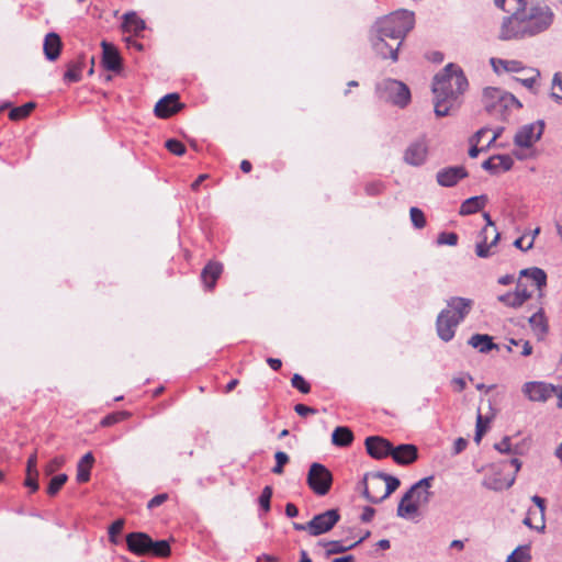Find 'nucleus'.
Here are the masks:
<instances>
[{"label": "nucleus", "instance_id": "nucleus-1", "mask_svg": "<svg viewBox=\"0 0 562 562\" xmlns=\"http://www.w3.org/2000/svg\"><path fill=\"white\" fill-rule=\"evenodd\" d=\"M554 20L552 9L537 0H530L524 7L514 10L502 24V40H521L546 32Z\"/></svg>", "mask_w": 562, "mask_h": 562}, {"label": "nucleus", "instance_id": "nucleus-2", "mask_svg": "<svg viewBox=\"0 0 562 562\" xmlns=\"http://www.w3.org/2000/svg\"><path fill=\"white\" fill-rule=\"evenodd\" d=\"M414 23V13L407 10H398L379 19L370 33L372 48L382 58L396 61L402 42L413 30Z\"/></svg>", "mask_w": 562, "mask_h": 562}, {"label": "nucleus", "instance_id": "nucleus-3", "mask_svg": "<svg viewBox=\"0 0 562 562\" xmlns=\"http://www.w3.org/2000/svg\"><path fill=\"white\" fill-rule=\"evenodd\" d=\"M468 86V79L463 70L454 64H448L437 74L432 82L436 115L439 117L447 116L457 110Z\"/></svg>", "mask_w": 562, "mask_h": 562}, {"label": "nucleus", "instance_id": "nucleus-4", "mask_svg": "<svg viewBox=\"0 0 562 562\" xmlns=\"http://www.w3.org/2000/svg\"><path fill=\"white\" fill-rule=\"evenodd\" d=\"M446 308L437 316L436 330L438 337L448 342L456 335L457 327L464 321L473 307V300L461 296H452L447 300Z\"/></svg>", "mask_w": 562, "mask_h": 562}, {"label": "nucleus", "instance_id": "nucleus-5", "mask_svg": "<svg viewBox=\"0 0 562 562\" xmlns=\"http://www.w3.org/2000/svg\"><path fill=\"white\" fill-rule=\"evenodd\" d=\"M434 476H427L411 486L404 494L398 506L397 516L401 518H411L418 513L420 506L427 505L431 497V487Z\"/></svg>", "mask_w": 562, "mask_h": 562}, {"label": "nucleus", "instance_id": "nucleus-6", "mask_svg": "<svg viewBox=\"0 0 562 562\" xmlns=\"http://www.w3.org/2000/svg\"><path fill=\"white\" fill-rule=\"evenodd\" d=\"M482 103L487 113L502 119H505L506 112L513 106H521L515 95L494 87H486L483 90Z\"/></svg>", "mask_w": 562, "mask_h": 562}, {"label": "nucleus", "instance_id": "nucleus-7", "mask_svg": "<svg viewBox=\"0 0 562 562\" xmlns=\"http://www.w3.org/2000/svg\"><path fill=\"white\" fill-rule=\"evenodd\" d=\"M306 483L316 495L324 496L330 491L333 474L324 464L314 462L310 465Z\"/></svg>", "mask_w": 562, "mask_h": 562}, {"label": "nucleus", "instance_id": "nucleus-8", "mask_svg": "<svg viewBox=\"0 0 562 562\" xmlns=\"http://www.w3.org/2000/svg\"><path fill=\"white\" fill-rule=\"evenodd\" d=\"M401 482L397 477L383 472H376L371 475L372 487L384 488L383 494H374L368 487L363 488V496L371 503L378 504L389 497Z\"/></svg>", "mask_w": 562, "mask_h": 562}, {"label": "nucleus", "instance_id": "nucleus-9", "mask_svg": "<svg viewBox=\"0 0 562 562\" xmlns=\"http://www.w3.org/2000/svg\"><path fill=\"white\" fill-rule=\"evenodd\" d=\"M428 151V139L425 135H423L417 139L413 140L412 143H409V145L406 147L404 151L403 160L405 164L409 166L419 167L426 162Z\"/></svg>", "mask_w": 562, "mask_h": 562}, {"label": "nucleus", "instance_id": "nucleus-10", "mask_svg": "<svg viewBox=\"0 0 562 562\" xmlns=\"http://www.w3.org/2000/svg\"><path fill=\"white\" fill-rule=\"evenodd\" d=\"M543 131V121L524 125L516 133L514 144L518 147L529 148L541 138Z\"/></svg>", "mask_w": 562, "mask_h": 562}, {"label": "nucleus", "instance_id": "nucleus-11", "mask_svg": "<svg viewBox=\"0 0 562 562\" xmlns=\"http://www.w3.org/2000/svg\"><path fill=\"white\" fill-rule=\"evenodd\" d=\"M340 516L337 509H328L324 513L315 515L312 520L308 521L311 528V536H319L328 532L339 521Z\"/></svg>", "mask_w": 562, "mask_h": 562}, {"label": "nucleus", "instance_id": "nucleus-12", "mask_svg": "<svg viewBox=\"0 0 562 562\" xmlns=\"http://www.w3.org/2000/svg\"><path fill=\"white\" fill-rule=\"evenodd\" d=\"M387 92L390 101L398 106H405L411 100V92L406 85L394 79H387L382 83Z\"/></svg>", "mask_w": 562, "mask_h": 562}, {"label": "nucleus", "instance_id": "nucleus-13", "mask_svg": "<svg viewBox=\"0 0 562 562\" xmlns=\"http://www.w3.org/2000/svg\"><path fill=\"white\" fill-rule=\"evenodd\" d=\"M555 385L546 382H527L522 386L524 394L533 402H546L553 396Z\"/></svg>", "mask_w": 562, "mask_h": 562}, {"label": "nucleus", "instance_id": "nucleus-14", "mask_svg": "<svg viewBox=\"0 0 562 562\" xmlns=\"http://www.w3.org/2000/svg\"><path fill=\"white\" fill-rule=\"evenodd\" d=\"M468 176L469 173L463 166H449L438 170L436 180L440 187L451 188Z\"/></svg>", "mask_w": 562, "mask_h": 562}, {"label": "nucleus", "instance_id": "nucleus-15", "mask_svg": "<svg viewBox=\"0 0 562 562\" xmlns=\"http://www.w3.org/2000/svg\"><path fill=\"white\" fill-rule=\"evenodd\" d=\"M366 449L370 457L380 460L392 456L393 445L385 438L371 436L366 439Z\"/></svg>", "mask_w": 562, "mask_h": 562}, {"label": "nucleus", "instance_id": "nucleus-16", "mask_svg": "<svg viewBox=\"0 0 562 562\" xmlns=\"http://www.w3.org/2000/svg\"><path fill=\"white\" fill-rule=\"evenodd\" d=\"M182 108L177 93H170L161 98L155 105V114L160 119H167Z\"/></svg>", "mask_w": 562, "mask_h": 562}, {"label": "nucleus", "instance_id": "nucleus-17", "mask_svg": "<svg viewBox=\"0 0 562 562\" xmlns=\"http://www.w3.org/2000/svg\"><path fill=\"white\" fill-rule=\"evenodd\" d=\"M128 550L136 555H147L151 538L145 532H131L126 536Z\"/></svg>", "mask_w": 562, "mask_h": 562}, {"label": "nucleus", "instance_id": "nucleus-18", "mask_svg": "<svg viewBox=\"0 0 562 562\" xmlns=\"http://www.w3.org/2000/svg\"><path fill=\"white\" fill-rule=\"evenodd\" d=\"M102 46V65L106 70L119 72L122 68L121 56L114 45L103 41Z\"/></svg>", "mask_w": 562, "mask_h": 562}, {"label": "nucleus", "instance_id": "nucleus-19", "mask_svg": "<svg viewBox=\"0 0 562 562\" xmlns=\"http://www.w3.org/2000/svg\"><path fill=\"white\" fill-rule=\"evenodd\" d=\"M391 457L400 465H409L418 459V449L412 443H403L397 447L393 446Z\"/></svg>", "mask_w": 562, "mask_h": 562}, {"label": "nucleus", "instance_id": "nucleus-20", "mask_svg": "<svg viewBox=\"0 0 562 562\" xmlns=\"http://www.w3.org/2000/svg\"><path fill=\"white\" fill-rule=\"evenodd\" d=\"M514 160L508 155H494L482 164V168L491 173L508 171L512 169Z\"/></svg>", "mask_w": 562, "mask_h": 562}, {"label": "nucleus", "instance_id": "nucleus-21", "mask_svg": "<svg viewBox=\"0 0 562 562\" xmlns=\"http://www.w3.org/2000/svg\"><path fill=\"white\" fill-rule=\"evenodd\" d=\"M223 272V265L217 261H210L201 272V280L207 290H213L217 279Z\"/></svg>", "mask_w": 562, "mask_h": 562}, {"label": "nucleus", "instance_id": "nucleus-22", "mask_svg": "<svg viewBox=\"0 0 562 562\" xmlns=\"http://www.w3.org/2000/svg\"><path fill=\"white\" fill-rule=\"evenodd\" d=\"M44 54L48 60H56L60 55L61 40L58 34L52 32L45 36L43 45Z\"/></svg>", "mask_w": 562, "mask_h": 562}, {"label": "nucleus", "instance_id": "nucleus-23", "mask_svg": "<svg viewBox=\"0 0 562 562\" xmlns=\"http://www.w3.org/2000/svg\"><path fill=\"white\" fill-rule=\"evenodd\" d=\"M491 65L495 72H520L525 71L526 68L522 66L521 61L514 59H502V58H492Z\"/></svg>", "mask_w": 562, "mask_h": 562}, {"label": "nucleus", "instance_id": "nucleus-24", "mask_svg": "<svg viewBox=\"0 0 562 562\" xmlns=\"http://www.w3.org/2000/svg\"><path fill=\"white\" fill-rule=\"evenodd\" d=\"M488 199L486 195L471 196L467 199L460 206V215L474 214L485 207Z\"/></svg>", "mask_w": 562, "mask_h": 562}, {"label": "nucleus", "instance_id": "nucleus-25", "mask_svg": "<svg viewBox=\"0 0 562 562\" xmlns=\"http://www.w3.org/2000/svg\"><path fill=\"white\" fill-rule=\"evenodd\" d=\"M363 541V538L347 544L346 541L340 540H331V541H321L319 544L326 548V557H330L333 554L344 553L348 550L353 549L359 543Z\"/></svg>", "mask_w": 562, "mask_h": 562}, {"label": "nucleus", "instance_id": "nucleus-26", "mask_svg": "<svg viewBox=\"0 0 562 562\" xmlns=\"http://www.w3.org/2000/svg\"><path fill=\"white\" fill-rule=\"evenodd\" d=\"M468 344L482 353H487L492 349H498V346L493 342L492 337L486 334L472 335Z\"/></svg>", "mask_w": 562, "mask_h": 562}, {"label": "nucleus", "instance_id": "nucleus-27", "mask_svg": "<svg viewBox=\"0 0 562 562\" xmlns=\"http://www.w3.org/2000/svg\"><path fill=\"white\" fill-rule=\"evenodd\" d=\"M122 27L124 32L133 33L134 35H138L142 31L145 30L146 25L144 20L137 16L135 12H127L123 16Z\"/></svg>", "mask_w": 562, "mask_h": 562}, {"label": "nucleus", "instance_id": "nucleus-28", "mask_svg": "<svg viewBox=\"0 0 562 562\" xmlns=\"http://www.w3.org/2000/svg\"><path fill=\"white\" fill-rule=\"evenodd\" d=\"M94 463V457L91 452H87L77 464V481L86 483L90 480V472Z\"/></svg>", "mask_w": 562, "mask_h": 562}, {"label": "nucleus", "instance_id": "nucleus-29", "mask_svg": "<svg viewBox=\"0 0 562 562\" xmlns=\"http://www.w3.org/2000/svg\"><path fill=\"white\" fill-rule=\"evenodd\" d=\"M520 278H526L530 280L535 284V286L540 291L542 290V288L547 285L546 272L537 267L522 269L520 271Z\"/></svg>", "mask_w": 562, "mask_h": 562}, {"label": "nucleus", "instance_id": "nucleus-30", "mask_svg": "<svg viewBox=\"0 0 562 562\" xmlns=\"http://www.w3.org/2000/svg\"><path fill=\"white\" fill-rule=\"evenodd\" d=\"M524 524L531 529L542 531L546 528L544 510L529 508Z\"/></svg>", "mask_w": 562, "mask_h": 562}, {"label": "nucleus", "instance_id": "nucleus-31", "mask_svg": "<svg viewBox=\"0 0 562 562\" xmlns=\"http://www.w3.org/2000/svg\"><path fill=\"white\" fill-rule=\"evenodd\" d=\"M353 434L345 426L336 427L331 435V441L338 447H348L352 443Z\"/></svg>", "mask_w": 562, "mask_h": 562}, {"label": "nucleus", "instance_id": "nucleus-32", "mask_svg": "<svg viewBox=\"0 0 562 562\" xmlns=\"http://www.w3.org/2000/svg\"><path fill=\"white\" fill-rule=\"evenodd\" d=\"M529 324L537 335H544L548 331V324L542 310L529 317Z\"/></svg>", "mask_w": 562, "mask_h": 562}, {"label": "nucleus", "instance_id": "nucleus-33", "mask_svg": "<svg viewBox=\"0 0 562 562\" xmlns=\"http://www.w3.org/2000/svg\"><path fill=\"white\" fill-rule=\"evenodd\" d=\"M170 552H171L170 546L167 540L154 541L151 539V546H149L147 555H153V557H157V558H166V557L170 555Z\"/></svg>", "mask_w": 562, "mask_h": 562}, {"label": "nucleus", "instance_id": "nucleus-34", "mask_svg": "<svg viewBox=\"0 0 562 562\" xmlns=\"http://www.w3.org/2000/svg\"><path fill=\"white\" fill-rule=\"evenodd\" d=\"M35 103L27 102L21 106L14 108L10 111L9 117L12 121H20L30 115V113L34 110Z\"/></svg>", "mask_w": 562, "mask_h": 562}, {"label": "nucleus", "instance_id": "nucleus-35", "mask_svg": "<svg viewBox=\"0 0 562 562\" xmlns=\"http://www.w3.org/2000/svg\"><path fill=\"white\" fill-rule=\"evenodd\" d=\"M82 65L80 63H71L64 75L67 82H78L81 79Z\"/></svg>", "mask_w": 562, "mask_h": 562}, {"label": "nucleus", "instance_id": "nucleus-36", "mask_svg": "<svg viewBox=\"0 0 562 562\" xmlns=\"http://www.w3.org/2000/svg\"><path fill=\"white\" fill-rule=\"evenodd\" d=\"M529 1L530 0H494V3L503 11L512 12L513 14L515 9L524 7Z\"/></svg>", "mask_w": 562, "mask_h": 562}, {"label": "nucleus", "instance_id": "nucleus-37", "mask_svg": "<svg viewBox=\"0 0 562 562\" xmlns=\"http://www.w3.org/2000/svg\"><path fill=\"white\" fill-rule=\"evenodd\" d=\"M68 476L64 473L54 476L47 486V494L50 496L56 495L63 485L67 482Z\"/></svg>", "mask_w": 562, "mask_h": 562}, {"label": "nucleus", "instance_id": "nucleus-38", "mask_svg": "<svg viewBox=\"0 0 562 562\" xmlns=\"http://www.w3.org/2000/svg\"><path fill=\"white\" fill-rule=\"evenodd\" d=\"M409 215L411 221L416 228L422 229L426 226V218L424 212L420 209L415 206L411 207Z\"/></svg>", "mask_w": 562, "mask_h": 562}, {"label": "nucleus", "instance_id": "nucleus-39", "mask_svg": "<svg viewBox=\"0 0 562 562\" xmlns=\"http://www.w3.org/2000/svg\"><path fill=\"white\" fill-rule=\"evenodd\" d=\"M124 519H116L112 525L109 527V540L113 544L119 543L117 535H120L124 528Z\"/></svg>", "mask_w": 562, "mask_h": 562}, {"label": "nucleus", "instance_id": "nucleus-40", "mask_svg": "<svg viewBox=\"0 0 562 562\" xmlns=\"http://www.w3.org/2000/svg\"><path fill=\"white\" fill-rule=\"evenodd\" d=\"M483 217L486 221V226L482 229V234L493 233L492 245H496L499 240V233L497 232L494 222L492 221L488 213H483Z\"/></svg>", "mask_w": 562, "mask_h": 562}, {"label": "nucleus", "instance_id": "nucleus-41", "mask_svg": "<svg viewBox=\"0 0 562 562\" xmlns=\"http://www.w3.org/2000/svg\"><path fill=\"white\" fill-rule=\"evenodd\" d=\"M291 384L293 387L299 390L303 394H307L311 391V385L305 379L299 374L295 373L291 379Z\"/></svg>", "mask_w": 562, "mask_h": 562}, {"label": "nucleus", "instance_id": "nucleus-42", "mask_svg": "<svg viewBox=\"0 0 562 562\" xmlns=\"http://www.w3.org/2000/svg\"><path fill=\"white\" fill-rule=\"evenodd\" d=\"M276 465L272 468V473L282 474L283 467L289 462V456L283 451H277L274 454Z\"/></svg>", "mask_w": 562, "mask_h": 562}, {"label": "nucleus", "instance_id": "nucleus-43", "mask_svg": "<svg viewBox=\"0 0 562 562\" xmlns=\"http://www.w3.org/2000/svg\"><path fill=\"white\" fill-rule=\"evenodd\" d=\"M272 487L268 485L263 487L261 495L259 496V505L261 509L266 513L270 510V501L272 497Z\"/></svg>", "mask_w": 562, "mask_h": 562}, {"label": "nucleus", "instance_id": "nucleus-44", "mask_svg": "<svg viewBox=\"0 0 562 562\" xmlns=\"http://www.w3.org/2000/svg\"><path fill=\"white\" fill-rule=\"evenodd\" d=\"M514 293L517 295V299L521 301V305L531 297V292L528 291L527 284L520 277Z\"/></svg>", "mask_w": 562, "mask_h": 562}, {"label": "nucleus", "instance_id": "nucleus-45", "mask_svg": "<svg viewBox=\"0 0 562 562\" xmlns=\"http://www.w3.org/2000/svg\"><path fill=\"white\" fill-rule=\"evenodd\" d=\"M130 416V413L127 412H117V413H113V414H110L108 416H105L102 420H101V425L102 426H112L121 420H124L125 418H127Z\"/></svg>", "mask_w": 562, "mask_h": 562}, {"label": "nucleus", "instance_id": "nucleus-46", "mask_svg": "<svg viewBox=\"0 0 562 562\" xmlns=\"http://www.w3.org/2000/svg\"><path fill=\"white\" fill-rule=\"evenodd\" d=\"M64 457H55L44 467L45 475L49 476L54 474L58 469H60L64 465Z\"/></svg>", "mask_w": 562, "mask_h": 562}, {"label": "nucleus", "instance_id": "nucleus-47", "mask_svg": "<svg viewBox=\"0 0 562 562\" xmlns=\"http://www.w3.org/2000/svg\"><path fill=\"white\" fill-rule=\"evenodd\" d=\"M494 448L501 453L516 454L517 448H513L509 437H504L499 442L494 445Z\"/></svg>", "mask_w": 562, "mask_h": 562}, {"label": "nucleus", "instance_id": "nucleus-48", "mask_svg": "<svg viewBox=\"0 0 562 562\" xmlns=\"http://www.w3.org/2000/svg\"><path fill=\"white\" fill-rule=\"evenodd\" d=\"M551 97L558 102H562V79L559 74L553 77Z\"/></svg>", "mask_w": 562, "mask_h": 562}, {"label": "nucleus", "instance_id": "nucleus-49", "mask_svg": "<svg viewBox=\"0 0 562 562\" xmlns=\"http://www.w3.org/2000/svg\"><path fill=\"white\" fill-rule=\"evenodd\" d=\"M166 148L177 156H182L186 153V146L181 142L173 138L166 142Z\"/></svg>", "mask_w": 562, "mask_h": 562}, {"label": "nucleus", "instance_id": "nucleus-50", "mask_svg": "<svg viewBox=\"0 0 562 562\" xmlns=\"http://www.w3.org/2000/svg\"><path fill=\"white\" fill-rule=\"evenodd\" d=\"M458 235L456 233H440L437 238L439 245L456 246L458 244Z\"/></svg>", "mask_w": 562, "mask_h": 562}, {"label": "nucleus", "instance_id": "nucleus-51", "mask_svg": "<svg viewBox=\"0 0 562 562\" xmlns=\"http://www.w3.org/2000/svg\"><path fill=\"white\" fill-rule=\"evenodd\" d=\"M492 240L486 243V240H480L475 246V254L480 258H487L491 256Z\"/></svg>", "mask_w": 562, "mask_h": 562}, {"label": "nucleus", "instance_id": "nucleus-52", "mask_svg": "<svg viewBox=\"0 0 562 562\" xmlns=\"http://www.w3.org/2000/svg\"><path fill=\"white\" fill-rule=\"evenodd\" d=\"M498 301L504 303L506 306L509 307H520L521 301L517 299V295L515 293H506L498 296Z\"/></svg>", "mask_w": 562, "mask_h": 562}, {"label": "nucleus", "instance_id": "nucleus-53", "mask_svg": "<svg viewBox=\"0 0 562 562\" xmlns=\"http://www.w3.org/2000/svg\"><path fill=\"white\" fill-rule=\"evenodd\" d=\"M525 71H527V76L524 78H518V80L525 87L530 89V88H532L536 78L539 76V71L537 69H532V68L526 69Z\"/></svg>", "mask_w": 562, "mask_h": 562}, {"label": "nucleus", "instance_id": "nucleus-54", "mask_svg": "<svg viewBox=\"0 0 562 562\" xmlns=\"http://www.w3.org/2000/svg\"><path fill=\"white\" fill-rule=\"evenodd\" d=\"M509 557H515L514 562H528L530 560L527 547L516 549Z\"/></svg>", "mask_w": 562, "mask_h": 562}, {"label": "nucleus", "instance_id": "nucleus-55", "mask_svg": "<svg viewBox=\"0 0 562 562\" xmlns=\"http://www.w3.org/2000/svg\"><path fill=\"white\" fill-rule=\"evenodd\" d=\"M485 431H486V426L483 422L482 415L479 414L477 418H476V429H475L474 440L476 442H480Z\"/></svg>", "mask_w": 562, "mask_h": 562}, {"label": "nucleus", "instance_id": "nucleus-56", "mask_svg": "<svg viewBox=\"0 0 562 562\" xmlns=\"http://www.w3.org/2000/svg\"><path fill=\"white\" fill-rule=\"evenodd\" d=\"M37 477L34 473L26 472V477L24 480V485L31 490V492H36L40 487Z\"/></svg>", "mask_w": 562, "mask_h": 562}, {"label": "nucleus", "instance_id": "nucleus-57", "mask_svg": "<svg viewBox=\"0 0 562 562\" xmlns=\"http://www.w3.org/2000/svg\"><path fill=\"white\" fill-rule=\"evenodd\" d=\"M26 472L34 473L35 476H38L36 452L32 453L29 457L27 462H26Z\"/></svg>", "mask_w": 562, "mask_h": 562}, {"label": "nucleus", "instance_id": "nucleus-58", "mask_svg": "<svg viewBox=\"0 0 562 562\" xmlns=\"http://www.w3.org/2000/svg\"><path fill=\"white\" fill-rule=\"evenodd\" d=\"M294 411L297 415L302 417H306L307 415H314L317 413V411L313 407L306 406L304 404H296L294 406Z\"/></svg>", "mask_w": 562, "mask_h": 562}, {"label": "nucleus", "instance_id": "nucleus-59", "mask_svg": "<svg viewBox=\"0 0 562 562\" xmlns=\"http://www.w3.org/2000/svg\"><path fill=\"white\" fill-rule=\"evenodd\" d=\"M168 499V495L166 493H162V494H158L156 496H154L147 504V508L148 509H153L155 507H158L160 506L161 504H164L166 501Z\"/></svg>", "mask_w": 562, "mask_h": 562}, {"label": "nucleus", "instance_id": "nucleus-60", "mask_svg": "<svg viewBox=\"0 0 562 562\" xmlns=\"http://www.w3.org/2000/svg\"><path fill=\"white\" fill-rule=\"evenodd\" d=\"M467 446L468 441L464 438H458L453 443V454L461 453L467 448Z\"/></svg>", "mask_w": 562, "mask_h": 562}, {"label": "nucleus", "instance_id": "nucleus-61", "mask_svg": "<svg viewBox=\"0 0 562 562\" xmlns=\"http://www.w3.org/2000/svg\"><path fill=\"white\" fill-rule=\"evenodd\" d=\"M525 238H526V236H521V237L517 238L514 241V246L519 248L522 251H527V250L531 249L532 248V240H530L527 245H524Z\"/></svg>", "mask_w": 562, "mask_h": 562}, {"label": "nucleus", "instance_id": "nucleus-62", "mask_svg": "<svg viewBox=\"0 0 562 562\" xmlns=\"http://www.w3.org/2000/svg\"><path fill=\"white\" fill-rule=\"evenodd\" d=\"M374 513H375L374 508L369 507V506L364 507L363 513L361 515V520L363 522H370L374 516Z\"/></svg>", "mask_w": 562, "mask_h": 562}, {"label": "nucleus", "instance_id": "nucleus-63", "mask_svg": "<svg viewBox=\"0 0 562 562\" xmlns=\"http://www.w3.org/2000/svg\"><path fill=\"white\" fill-rule=\"evenodd\" d=\"M366 191L369 195L379 194L382 191L381 183H370L366 187Z\"/></svg>", "mask_w": 562, "mask_h": 562}, {"label": "nucleus", "instance_id": "nucleus-64", "mask_svg": "<svg viewBox=\"0 0 562 562\" xmlns=\"http://www.w3.org/2000/svg\"><path fill=\"white\" fill-rule=\"evenodd\" d=\"M490 130L487 127H482L481 130H479L471 138H470V143H475V144H479L481 142V139L483 138V136L488 132Z\"/></svg>", "mask_w": 562, "mask_h": 562}]
</instances>
